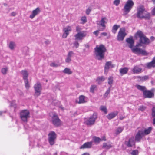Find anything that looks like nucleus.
I'll use <instances>...</instances> for the list:
<instances>
[{
	"mask_svg": "<svg viewBox=\"0 0 155 155\" xmlns=\"http://www.w3.org/2000/svg\"><path fill=\"white\" fill-rule=\"evenodd\" d=\"M40 12L41 10L39 8H37L32 11V13L30 15L29 17L31 19H33L35 16L38 15Z\"/></svg>",
	"mask_w": 155,
	"mask_h": 155,
	"instance_id": "19",
	"label": "nucleus"
},
{
	"mask_svg": "<svg viewBox=\"0 0 155 155\" xmlns=\"http://www.w3.org/2000/svg\"><path fill=\"white\" fill-rule=\"evenodd\" d=\"M81 21H82V24H84L87 22V19L85 16H83L81 17Z\"/></svg>",
	"mask_w": 155,
	"mask_h": 155,
	"instance_id": "44",
	"label": "nucleus"
},
{
	"mask_svg": "<svg viewBox=\"0 0 155 155\" xmlns=\"http://www.w3.org/2000/svg\"><path fill=\"white\" fill-rule=\"evenodd\" d=\"M76 31L78 33L79 32H81V31H80L81 28L78 26L76 27Z\"/></svg>",
	"mask_w": 155,
	"mask_h": 155,
	"instance_id": "52",
	"label": "nucleus"
},
{
	"mask_svg": "<svg viewBox=\"0 0 155 155\" xmlns=\"http://www.w3.org/2000/svg\"><path fill=\"white\" fill-rule=\"evenodd\" d=\"M139 154V152L137 150H135L132 151L131 153V155H138Z\"/></svg>",
	"mask_w": 155,
	"mask_h": 155,
	"instance_id": "42",
	"label": "nucleus"
},
{
	"mask_svg": "<svg viewBox=\"0 0 155 155\" xmlns=\"http://www.w3.org/2000/svg\"><path fill=\"white\" fill-rule=\"evenodd\" d=\"M123 129L124 128L123 127H118L115 130V134L117 135L118 134L122 131Z\"/></svg>",
	"mask_w": 155,
	"mask_h": 155,
	"instance_id": "34",
	"label": "nucleus"
},
{
	"mask_svg": "<svg viewBox=\"0 0 155 155\" xmlns=\"http://www.w3.org/2000/svg\"><path fill=\"white\" fill-rule=\"evenodd\" d=\"M112 147L111 145L109 143H103V148L107 149H110Z\"/></svg>",
	"mask_w": 155,
	"mask_h": 155,
	"instance_id": "32",
	"label": "nucleus"
},
{
	"mask_svg": "<svg viewBox=\"0 0 155 155\" xmlns=\"http://www.w3.org/2000/svg\"><path fill=\"white\" fill-rule=\"evenodd\" d=\"M34 87L35 91L34 96L35 97H37L40 96L41 94L42 90L41 84L40 83L38 82L34 85Z\"/></svg>",
	"mask_w": 155,
	"mask_h": 155,
	"instance_id": "6",
	"label": "nucleus"
},
{
	"mask_svg": "<svg viewBox=\"0 0 155 155\" xmlns=\"http://www.w3.org/2000/svg\"><path fill=\"white\" fill-rule=\"evenodd\" d=\"M126 41L129 45H128L129 47L130 48H132L134 44V41L132 39V37L131 38H128L126 39Z\"/></svg>",
	"mask_w": 155,
	"mask_h": 155,
	"instance_id": "24",
	"label": "nucleus"
},
{
	"mask_svg": "<svg viewBox=\"0 0 155 155\" xmlns=\"http://www.w3.org/2000/svg\"><path fill=\"white\" fill-rule=\"evenodd\" d=\"M100 155H105V153H101Z\"/></svg>",
	"mask_w": 155,
	"mask_h": 155,
	"instance_id": "64",
	"label": "nucleus"
},
{
	"mask_svg": "<svg viewBox=\"0 0 155 155\" xmlns=\"http://www.w3.org/2000/svg\"><path fill=\"white\" fill-rule=\"evenodd\" d=\"M129 70V68L127 67H124L120 69L119 71L120 75L122 76L127 74Z\"/></svg>",
	"mask_w": 155,
	"mask_h": 155,
	"instance_id": "26",
	"label": "nucleus"
},
{
	"mask_svg": "<svg viewBox=\"0 0 155 155\" xmlns=\"http://www.w3.org/2000/svg\"><path fill=\"white\" fill-rule=\"evenodd\" d=\"M136 87L138 89L141 91L143 92L146 90V88L145 86L137 85H136Z\"/></svg>",
	"mask_w": 155,
	"mask_h": 155,
	"instance_id": "36",
	"label": "nucleus"
},
{
	"mask_svg": "<svg viewBox=\"0 0 155 155\" xmlns=\"http://www.w3.org/2000/svg\"><path fill=\"white\" fill-rule=\"evenodd\" d=\"M153 3H155V0H153ZM152 14L153 15H155V7L152 11Z\"/></svg>",
	"mask_w": 155,
	"mask_h": 155,
	"instance_id": "53",
	"label": "nucleus"
},
{
	"mask_svg": "<svg viewBox=\"0 0 155 155\" xmlns=\"http://www.w3.org/2000/svg\"><path fill=\"white\" fill-rule=\"evenodd\" d=\"M97 116L96 113H94L91 116L85 121V124L88 125H93L97 118Z\"/></svg>",
	"mask_w": 155,
	"mask_h": 155,
	"instance_id": "9",
	"label": "nucleus"
},
{
	"mask_svg": "<svg viewBox=\"0 0 155 155\" xmlns=\"http://www.w3.org/2000/svg\"><path fill=\"white\" fill-rule=\"evenodd\" d=\"M110 87L108 88L106 92L104 95V98L107 97L108 94H110Z\"/></svg>",
	"mask_w": 155,
	"mask_h": 155,
	"instance_id": "40",
	"label": "nucleus"
},
{
	"mask_svg": "<svg viewBox=\"0 0 155 155\" xmlns=\"http://www.w3.org/2000/svg\"><path fill=\"white\" fill-rule=\"evenodd\" d=\"M135 37L136 38L139 37L140 38L139 43L137 44L138 45H141L142 44H148L150 43V40L140 30L138 31L135 34Z\"/></svg>",
	"mask_w": 155,
	"mask_h": 155,
	"instance_id": "3",
	"label": "nucleus"
},
{
	"mask_svg": "<svg viewBox=\"0 0 155 155\" xmlns=\"http://www.w3.org/2000/svg\"><path fill=\"white\" fill-rule=\"evenodd\" d=\"M100 109L105 114L107 113V110L106 107L101 106L100 107Z\"/></svg>",
	"mask_w": 155,
	"mask_h": 155,
	"instance_id": "39",
	"label": "nucleus"
},
{
	"mask_svg": "<svg viewBox=\"0 0 155 155\" xmlns=\"http://www.w3.org/2000/svg\"><path fill=\"white\" fill-rule=\"evenodd\" d=\"M98 30H96L93 32V34L95 35L96 36H97L98 35Z\"/></svg>",
	"mask_w": 155,
	"mask_h": 155,
	"instance_id": "55",
	"label": "nucleus"
},
{
	"mask_svg": "<svg viewBox=\"0 0 155 155\" xmlns=\"http://www.w3.org/2000/svg\"><path fill=\"white\" fill-rule=\"evenodd\" d=\"M143 95L145 98H151L154 97V93L150 91L146 90L143 92Z\"/></svg>",
	"mask_w": 155,
	"mask_h": 155,
	"instance_id": "16",
	"label": "nucleus"
},
{
	"mask_svg": "<svg viewBox=\"0 0 155 155\" xmlns=\"http://www.w3.org/2000/svg\"><path fill=\"white\" fill-rule=\"evenodd\" d=\"M113 82V78H112L110 77L108 79V83L110 85H111Z\"/></svg>",
	"mask_w": 155,
	"mask_h": 155,
	"instance_id": "48",
	"label": "nucleus"
},
{
	"mask_svg": "<svg viewBox=\"0 0 155 155\" xmlns=\"http://www.w3.org/2000/svg\"><path fill=\"white\" fill-rule=\"evenodd\" d=\"M74 46L76 48L78 47L79 46V44L78 42V41L75 40V41L74 43Z\"/></svg>",
	"mask_w": 155,
	"mask_h": 155,
	"instance_id": "50",
	"label": "nucleus"
},
{
	"mask_svg": "<svg viewBox=\"0 0 155 155\" xmlns=\"http://www.w3.org/2000/svg\"><path fill=\"white\" fill-rule=\"evenodd\" d=\"M143 67H145V65L143 64L137 65L134 66L132 70V71L134 74L140 73L143 71L142 68Z\"/></svg>",
	"mask_w": 155,
	"mask_h": 155,
	"instance_id": "10",
	"label": "nucleus"
},
{
	"mask_svg": "<svg viewBox=\"0 0 155 155\" xmlns=\"http://www.w3.org/2000/svg\"><path fill=\"white\" fill-rule=\"evenodd\" d=\"M78 114H77V111L75 112L74 114V116H76V115H77Z\"/></svg>",
	"mask_w": 155,
	"mask_h": 155,
	"instance_id": "62",
	"label": "nucleus"
},
{
	"mask_svg": "<svg viewBox=\"0 0 155 155\" xmlns=\"http://www.w3.org/2000/svg\"><path fill=\"white\" fill-rule=\"evenodd\" d=\"M134 15L140 19L144 18L145 19H149L150 18V13L145 11L144 7L143 6H139L137 8V12Z\"/></svg>",
	"mask_w": 155,
	"mask_h": 155,
	"instance_id": "2",
	"label": "nucleus"
},
{
	"mask_svg": "<svg viewBox=\"0 0 155 155\" xmlns=\"http://www.w3.org/2000/svg\"><path fill=\"white\" fill-rule=\"evenodd\" d=\"M146 108V107H145L143 106H141L139 107V108H138V110H139L143 111L145 110Z\"/></svg>",
	"mask_w": 155,
	"mask_h": 155,
	"instance_id": "45",
	"label": "nucleus"
},
{
	"mask_svg": "<svg viewBox=\"0 0 155 155\" xmlns=\"http://www.w3.org/2000/svg\"><path fill=\"white\" fill-rule=\"evenodd\" d=\"M148 79V76H145L142 78V80H146Z\"/></svg>",
	"mask_w": 155,
	"mask_h": 155,
	"instance_id": "54",
	"label": "nucleus"
},
{
	"mask_svg": "<svg viewBox=\"0 0 155 155\" xmlns=\"http://www.w3.org/2000/svg\"><path fill=\"white\" fill-rule=\"evenodd\" d=\"M74 55V53L72 51H69L68 54L67 58L65 59V62L66 63H70L71 60V58Z\"/></svg>",
	"mask_w": 155,
	"mask_h": 155,
	"instance_id": "22",
	"label": "nucleus"
},
{
	"mask_svg": "<svg viewBox=\"0 0 155 155\" xmlns=\"http://www.w3.org/2000/svg\"><path fill=\"white\" fill-rule=\"evenodd\" d=\"M15 46L16 45L15 42L13 41H11L9 43V47L10 49H14V48L15 47Z\"/></svg>",
	"mask_w": 155,
	"mask_h": 155,
	"instance_id": "35",
	"label": "nucleus"
},
{
	"mask_svg": "<svg viewBox=\"0 0 155 155\" xmlns=\"http://www.w3.org/2000/svg\"><path fill=\"white\" fill-rule=\"evenodd\" d=\"M93 140L94 142L97 144L99 143L101 140L99 137L96 136H94L93 137Z\"/></svg>",
	"mask_w": 155,
	"mask_h": 155,
	"instance_id": "30",
	"label": "nucleus"
},
{
	"mask_svg": "<svg viewBox=\"0 0 155 155\" xmlns=\"http://www.w3.org/2000/svg\"><path fill=\"white\" fill-rule=\"evenodd\" d=\"M21 74L23 76V79L24 80L28 79V74L26 70H22L21 71Z\"/></svg>",
	"mask_w": 155,
	"mask_h": 155,
	"instance_id": "28",
	"label": "nucleus"
},
{
	"mask_svg": "<svg viewBox=\"0 0 155 155\" xmlns=\"http://www.w3.org/2000/svg\"><path fill=\"white\" fill-rule=\"evenodd\" d=\"M81 155H90L88 153H85L83 154H82Z\"/></svg>",
	"mask_w": 155,
	"mask_h": 155,
	"instance_id": "59",
	"label": "nucleus"
},
{
	"mask_svg": "<svg viewBox=\"0 0 155 155\" xmlns=\"http://www.w3.org/2000/svg\"><path fill=\"white\" fill-rule=\"evenodd\" d=\"M106 51V49L103 45H97L94 49V53L96 58L98 60H102L104 58Z\"/></svg>",
	"mask_w": 155,
	"mask_h": 155,
	"instance_id": "1",
	"label": "nucleus"
},
{
	"mask_svg": "<svg viewBox=\"0 0 155 155\" xmlns=\"http://www.w3.org/2000/svg\"><path fill=\"white\" fill-rule=\"evenodd\" d=\"M102 140L106 141V140L105 137H104V138L102 139Z\"/></svg>",
	"mask_w": 155,
	"mask_h": 155,
	"instance_id": "63",
	"label": "nucleus"
},
{
	"mask_svg": "<svg viewBox=\"0 0 155 155\" xmlns=\"http://www.w3.org/2000/svg\"><path fill=\"white\" fill-rule=\"evenodd\" d=\"M152 129V127H148L147 128L145 129L144 131L142 130L143 135L144 136L145 135H147L149 134L151 132Z\"/></svg>",
	"mask_w": 155,
	"mask_h": 155,
	"instance_id": "27",
	"label": "nucleus"
},
{
	"mask_svg": "<svg viewBox=\"0 0 155 155\" xmlns=\"http://www.w3.org/2000/svg\"><path fill=\"white\" fill-rule=\"evenodd\" d=\"M85 47L87 48H88L89 47V45L88 44H86L85 45Z\"/></svg>",
	"mask_w": 155,
	"mask_h": 155,
	"instance_id": "60",
	"label": "nucleus"
},
{
	"mask_svg": "<svg viewBox=\"0 0 155 155\" xmlns=\"http://www.w3.org/2000/svg\"><path fill=\"white\" fill-rule=\"evenodd\" d=\"M145 65L146 67L148 69L155 67V57L153 58L151 61L146 64Z\"/></svg>",
	"mask_w": 155,
	"mask_h": 155,
	"instance_id": "20",
	"label": "nucleus"
},
{
	"mask_svg": "<svg viewBox=\"0 0 155 155\" xmlns=\"http://www.w3.org/2000/svg\"><path fill=\"white\" fill-rule=\"evenodd\" d=\"M134 5V3L132 0H128L124 5L123 10L124 12L123 15L127 14L132 9Z\"/></svg>",
	"mask_w": 155,
	"mask_h": 155,
	"instance_id": "4",
	"label": "nucleus"
},
{
	"mask_svg": "<svg viewBox=\"0 0 155 155\" xmlns=\"http://www.w3.org/2000/svg\"><path fill=\"white\" fill-rule=\"evenodd\" d=\"M120 3V0H115L113 2V4L116 6H118Z\"/></svg>",
	"mask_w": 155,
	"mask_h": 155,
	"instance_id": "49",
	"label": "nucleus"
},
{
	"mask_svg": "<svg viewBox=\"0 0 155 155\" xmlns=\"http://www.w3.org/2000/svg\"><path fill=\"white\" fill-rule=\"evenodd\" d=\"M63 72L64 73L69 75L71 74L72 73V72L71 70L70 69L68 68H66L63 70Z\"/></svg>",
	"mask_w": 155,
	"mask_h": 155,
	"instance_id": "33",
	"label": "nucleus"
},
{
	"mask_svg": "<svg viewBox=\"0 0 155 155\" xmlns=\"http://www.w3.org/2000/svg\"><path fill=\"white\" fill-rule=\"evenodd\" d=\"M93 143L92 141L87 142L82 145L80 147V149L89 148L91 147Z\"/></svg>",
	"mask_w": 155,
	"mask_h": 155,
	"instance_id": "23",
	"label": "nucleus"
},
{
	"mask_svg": "<svg viewBox=\"0 0 155 155\" xmlns=\"http://www.w3.org/2000/svg\"><path fill=\"white\" fill-rule=\"evenodd\" d=\"M97 88V86L95 85H92L90 87V91L92 93H94Z\"/></svg>",
	"mask_w": 155,
	"mask_h": 155,
	"instance_id": "38",
	"label": "nucleus"
},
{
	"mask_svg": "<svg viewBox=\"0 0 155 155\" xmlns=\"http://www.w3.org/2000/svg\"><path fill=\"white\" fill-rule=\"evenodd\" d=\"M111 61L107 62L104 66L105 72H107L110 68H114L115 65L114 64H112Z\"/></svg>",
	"mask_w": 155,
	"mask_h": 155,
	"instance_id": "21",
	"label": "nucleus"
},
{
	"mask_svg": "<svg viewBox=\"0 0 155 155\" xmlns=\"http://www.w3.org/2000/svg\"><path fill=\"white\" fill-rule=\"evenodd\" d=\"M24 82L25 84V87L28 89L29 87V85L28 84V79L24 80Z\"/></svg>",
	"mask_w": 155,
	"mask_h": 155,
	"instance_id": "43",
	"label": "nucleus"
},
{
	"mask_svg": "<svg viewBox=\"0 0 155 155\" xmlns=\"http://www.w3.org/2000/svg\"><path fill=\"white\" fill-rule=\"evenodd\" d=\"M79 101L78 103L79 104L83 103L85 102V96L83 95H81L79 98Z\"/></svg>",
	"mask_w": 155,
	"mask_h": 155,
	"instance_id": "29",
	"label": "nucleus"
},
{
	"mask_svg": "<svg viewBox=\"0 0 155 155\" xmlns=\"http://www.w3.org/2000/svg\"><path fill=\"white\" fill-rule=\"evenodd\" d=\"M155 38L153 36H151L150 37V40L152 41H154V40H155Z\"/></svg>",
	"mask_w": 155,
	"mask_h": 155,
	"instance_id": "57",
	"label": "nucleus"
},
{
	"mask_svg": "<svg viewBox=\"0 0 155 155\" xmlns=\"http://www.w3.org/2000/svg\"><path fill=\"white\" fill-rule=\"evenodd\" d=\"M7 70L8 68H3L1 70V72L3 74H5L6 73Z\"/></svg>",
	"mask_w": 155,
	"mask_h": 155,
	"instance_id": "46",
	"label": "nucleus"
},
{
	"mask_svg": "<svg viewBox=\"0 0 155 155\" xmlns=\"http://www.w3.org/2000/svg\"><path fill=\"white\" fill-rule=\"evenodd\" d=\"M5 111H0V116L1 115L2 113H5Z\"/></svg>",
	"mask_w": 155,
	"mask_h": 155,
	"instance_id": "61",
	"label": "nucleus"
},
{
	"mask_svg": "<svg viewBox=\"0 0 155 155\" xmlns=\"http://www.w3.org/2000/svg\"><path fill=\"white\" fill-rule=\"evenodd\" d=\"M57 137L56 134L54 131H51L48 134L49 142L51 145H53L55 143V140Z\"/></svg>",
	"mask_w": 155,
	"mask_h": 155,
	"instance_id": "8",
	"label": "nucleus"
},
{
	"mask_svg": "<svg viewBox=\"0 0 155 155\" xmlns=\"http://www.w3.org/2000/svg\"><path fill=\"white\" fill-rule=\"evenodd\" d=\"M135 142L133 137L129 139L128 141L125 142V144L128 147H131L135 145Z\"/></svg>",
	"mask_w": 155,
	"mask_h": 155,
	"instance_id": "17",
	"label": "nucleus"
},
{
	"mask_svg": "<svg viewBox=\"0 0 155 155\" xmlns=\"http://www.w3.org/2000/svg\"><path fill=\"white\" fill-rule=\"evenodd\" d=\"M30 112L27 110H21L20 112V116L21 120L24 122H27L28 119L30 117Z\"/></svg>",
	"mask_w": 155,
	"mask_h": 155,
	"instance_id": "5",
	"label": "nucleus"
},
{
	"mask_svg": "<svg viewBox=\"0 0 155 155\" xmlns=\"http://www.w3.org/2000/svg\"><path fill=\"white\" fill-rule=\"evenodd\" d=\"M91 11V8L90 7H89L87 9L86 11V14L88 15L90 12Z\"/></svg>",
	"mask_w": 155,
	"mask_h": 155,
	"instance_id": "51",
	"label": "nucleus"
},
{
	"mask_svg": "<svg viewBox=\"0 0 155 155\" xmlns=\"http://www.w3.org/2000/svg\"><path fill=\"white\" fill-rule=\"evenodd\" d=\"M101 35L106 36L107 35V33L106 32H102L101 33Z\"/></svg>",
	"mask_w": 155,
	"mask_h": 155,
	"instance_id": "56",
	"label": "nucleus"
},
{
	"mask_svg": "<svg viewBox=\"0 0 155 155\" xmlns=\"http://www.w3.org/2000/svg\"><path fill=\"white\" fill-rule=\"evenodd\" d=\"M144 136L142 130H139L135 136V141L137 142H140Z\"/></svg>",
	"mask_w": 155,
	"mask_h": 155,
	"instance_id": "18",
	"label": "nucleus"
},
{
	"mask_svg": "<svg viewBox=\"0 0 155 155\" xmlns=\"http://www.w3.org/2000/svg\"><path fill=\"white\" fill-rule=\"evenodd\" d=\"M131 49L133 53L137 54H141L143 56H146L148 54V53L145 50L137 47L132 48Z\"/></svg>",
	"mask_w": 155,
	"mask_h": 155,
	"instance_id": "7",
	"label": "nucleus"
},
{
	"mask_svg": "<svg viewBox=\"0 0 155 155\" xmlns=\"http://www.w3.org/2000/svg\"><path fill=\"white\" fill-rule=\"evenodd\" d=\"M50 65L51 67H57L59 66L60 65L55 63H52L50 64Z\"/></svg>",
	"mask_w": 155,
	"mask_h": 155,
	"instance_id": "47",
	"label": "nucleus"
},
{
	"mask_svg": "<svg viewBox=\"0 0 155 155\" xmlns=\"http://www.w3.org/2000/svg\"><path fill=\"white\" fill-rule=\"evenodd\" d=\"M119 26L117 25H114L112 28V32L114 34L116 33V31L119 28Z\"/></svg>",
	"mask_w": 155,
	"mask_h": 155,
	"instance_id": "37",
	"label": "nucleus"
},
{
	"mask_svg": "<svg viewBox=\"0 0 155 155\" xmlns=\"http://www.w3.org/2000/svg\"><path fill=\"white\" fill-rule=\"evenodd\" d=\"M152 116L153 118V124H155V107H153L152 110Z\"/></svg>",
	"mask_w": 155,
	"mask_h": 155,
	"instance_id": "31",
	"label": "nucleus"
},
{
	"mask_svg": "<svg viewBox=\"0 0 155 155\" xmlns=\"http://www.w3.org/2000/svg\"><path fill=\"white\" fill-rule=\"evenodd\" d=\"M126 35V34L125 31L120 29L117 36V40L118 41L123 40Z\"/></svg>",
	"mask_w": 155,
	"mask_h": 155,
	"instance_id": "15",
	"label": "nucleus"
},
{
	"mask_svg": "<svg viewBox=\"0 0 155 155\" xmlns=\"http://www.w3.org/2000/svg\"><path fill=\"white\" fill-rule=\"evenodd\" d=\"M107 21V19L105 17H103L101 18V20L97 21V24L98 25H100L102 27H104L102 29H101L100 30L102 31L106 27L105 23H106Z\"/></svg>",
	"mask_w": 155,
	"mask_h": 155,
	"instance_id": "13",
	"label": "nucleus"
},
{
	"mask_svg": "<svg viewBox=\"0 0 155 155\" xmlns=\"http://www.w3.org/2000/svg\"><path fill=\"white\" fill-rule=\"evenodd\" d=\"M52 122L53 124L55 126L58 127L61 124V121L58 116L54 115L52 117Z\"/></svg>",
	"mask_w": 155,
	"mask_h": 155,
	"instance_id": "12",
	"label": "nucleus"
},
{
	"mask_svg": "<svg viewBox=\"0 0 155 155\" xmlns=\"http://www.w3.org/2000/svg\"><path fill=\"white\" fill-rule=\"evenodd\" d=\"M16 13L15 12H13L11 13V15L12 16H15L16 15Z\"/></svg>",
	"mask_w": 155,
	"mask_h": 155,
	"instance_id": "58",
	"label": "nucleus"
},
{
	"mask_svg": "<svg viewBox=\"0 0 155 155\" xmlns=\"http://www.w3.org/2000/svg\"><path fill=\"white\" fill-rule=\"evenodd\" d=\"M86 32L84 31L79 32L74 35L75 40L76 41L82 40L86 35Z\"/></svg>",
	"mask_w": 155,
	"mask_h": 155,
	"instance_id": "11",
	"label": "nucleus"
},
{
	"mask_svg": "<svg viewBox=\"0 0 155 155\" xmlns=\"http://www.w3.org/2000/svg\"><path fill=\"white\" fill-rule=\"evenodd\" d=\"M72 30L71 27L70 26H68L63 29L64 33L62 36L64 38H66L69 34V32L71 31Z\"/></svg>",
	"mask_w": 155,
	"mask_h": 155,
	"instance_id": "14",
	"label": "nucleus"
},
{
	"mask_svg": "<svg viewBox=\"0 0 155 155\" xmlns=\"http://www.w3.org/2000/svg\"><path fill=\"white\" fill-rule=\"evenodd\" d=\"M105 79L103 76L99 77L97 78L96 81L98 82H101L104 81Z\"/></svg>",
	"mask_w": 155,
	"mask_h": 155,
	"instance_id": "41",
	"label": "nucleus"
},
{
	"mask_svg": "<svg viewBox=\"0 0 155 155\" xmlns=\"http://www.w3.org/2000/svg\"><path fill=\"white\" fill-rule=\"evenodd\" d=\"M117 114L118 112L117 111L113 112L109 114L107 116V117L108 119L110 120L114 118Z\"/></svg>",
	"mask_w": 155,
	"mask_h": 155,
	"instance_id": "25",
	"label": "nucleus"
}]
</instances>
